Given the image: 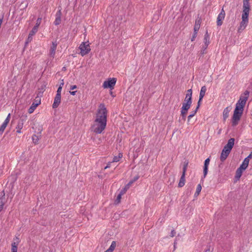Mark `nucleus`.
<instances>
[{"mask_svg": "<svg viewBox=\"0 0 252 252\" xmlns=\"http://www.w3.org/2000/svg\"><path fill=\"white\" fill-rule=\"evenodd\" d=\"M107 114V110L104 104L102 103L100 104L97 111L96 119L94 120V122L101 123V125H103V124H106Z\"/></svg>", "mask_w": 252, "mask_h": 252, "instance_id": "1", "label": "nucleus"}, {"mask_svg": "<svg viewBox=\"0 0 252 252\" xmlns=\"http://www.w3.org/2000/svg\"><path fill=\"white\" fill-rule=\"evenodd\" d=\"M250 11V6L243 5V12L242 15V21L240 23V26L239 31L241 30H243L246 27L249 21V15Z\"/></svg>", "mask_w": 252, "mask_h": 252, "instance_id": "2", "label": "nucleus"}, {"mask_svg": "<svg viewBox=\"0 0 252 252\" xmlns=\"http://www.w3.org/2000/svg\"><path fill=\"white\" fill-rule=\"evenodd\" d=\"M249 94L250 92L248 90H246L244 93V96L241 95L239 99L236 104V107L234 111H239L243 113L244 108L248 100Z\"/></svg>", "mask_w": 252, "mask_h": 252, "instance_id": "3", "label": "nucleus"}, {"mask_svg": "<svg viewBox=\"0 0 252 252\" xmlns=\"http://www.w3.org/2000/svg\"><path fill=\"white\" fill-rule=\"evenodd\" d=\"M192 89H190L187 91L184 102L183 103V105L181 108V110L188 111L190 108L192 103Z\"/></svg>", "mask_w": 252, "mask_h": 252, "instance_id": "4", "label": "nucleus"}, {"mask_svg": "<svg viewBox=\"0 0 252 252\" xmlns=\"http://www.w3.org/2000/svg\"><path fill=\"white\" fill-rule=\"evenodd\" d=\"M106 126V124H105L101 125V123L94 122V124L92 126L91 129L96 134H100L104 130Z\"/></svg>", "mask_w": 252, "mask_h": 252, "instance_id": "5", "label": "nucleus"}, {"mask_svg": "<svg viewBox=\"0 0 252 252\" xmlns=\"http://www.w3.org/2000/svg\"><path fill=\"white\" fill-rule=\"evenodd\" d=\"M189 164V161L186 160L184 162V165L183 168L182 175L180 178L179 183L178 184V187L181 188L185 185V174L187 171V167Z\"/></svg>", "mask_w": 252, "mask_h": 252, "instance_id": "6", "label": "nucleus"}, {"mask_svg": "<svg viewBox=\"0 0 252 252\" xmlns=\"http://www.w3.org/2000/svg\"><path fill=\"white\" fill-rule=\"evenodd\" d=\"M117 79L115 78H110L108 80L105 81L103 84L102 87L104 89L109 88L111 90L114 89L116 84Z\"/></svg>", "mask_w": 252, "mask_h": 252, "instance_id": "7", "label": "nucleus"}, {"mask_svg": "<svg viewBox=\"0 0 252 252\" xmlns=\"http://www.w3.org/2000/svg\"><path fill=\"white\" fill-rule=\"evenodd\" d=\"M79 49H80V54L83 56L86 54H88L91 51V48L88 42H82L80 46Z\"/></svg>", "mask_w": 252, "mask_h": 252, "instance_id": "8", "label": "nucleus"}, {"mask_svg": "<svg viewBox=\"0 0 252 252\" xmlns=\"http://www.w3.org/2000/svg\"><path fill=\"white\" fill-rule=\"evenodd\" d=\"M242 114L243 113L241 112L234 111L233 115L232 118V126H235L238 124Z\"/></svg>", "mask_w": 252, "mask_h": 252, "instance_id": "9", "label": "nucleus"}, {"mask_svg": "<svg viewBox=\"0 0 252 252\" xmlns=\"http://www.w3.org/2000/svg\"><path fill=\"white\" fill-rule=\"evenodd\" d=\"M27 116L26 115H22L19 120L18 121L17 126L16 127V132L18 133H21V129L23 127L24 122L27 120Z\"/></svg>", "mask_w": 252, "mask_h": 252, "instance_id": "10", "label": "nucleus"}, {"mask_svg": "<svg viewBox=\"0 0 252 252\" xmlns=\"http://www.w3.org/2000/svg\"><path fill=\"white\" fill-rule=\"evenodd\" d=\"M225 11L223 10V8H222L220 12L219 13L217 17V24L218 26H220L222 25L223 20H224L225 17Z\"/></svg>", "mask_w": 252, "mask_h": 252, "instance_id": "11", "label": "nucleus"}, {"mask_svg": "<svg viewBox=\"0 0 252 252\" xmlns=\"http://www.w3.org/2000/svg\"><path fill=\"white\" fill-rule=\"evenodd\" d=\"M231 151L223 147L220 156V160L223 162L227 158Z\"/></svg>", "mask_w": 252, "mask_h": 252, "instance_id": "12", "label": "nucleus"}, {"mask_svg": "<svg viewBox=\"0 0 252 252\" xmlns=\"http://www.w3.org/2000/svg\"><path fill=\"white\" fill-rule=\"evenodd\" d=\"M40 104V99L35 100V101L33 102L28 110V112L30 114H32L35 108Z\"/></svg>", "mask_w": 252, "mask_h": 252, "instance_id": "13", "label": "nucleus"}, {"mask_svg": "<svg viewBox=\"0 0 252 252\" xmlns=\"http://www.w3.org/2000/svg\"><path fill=\"white\" fill-rule=\"evenodd\" d=\"M57 45L58 43L57 42V41L52 42V45L51 46L50 50V56L53 58H54L55 55L56 50L57 49Z\"/></svg>", "mask_w": 252, "mask_h": 252, "instance_id": "14", "label": "nucleus"}, {"mask_svg": "<svg viewBox=\"0 0 252 252\" xmlns=\"http://www.w3.org/2000/svg\"><path fill=\"white\" fill-rule=\"evenodd\" d=\"M61 95L56 94L54 100L52 107L54 109L57 108L61 103Z\"/></svg>", "mask_w": 252, "mask_h": 252, "instance_id": "15", "label": "nucleus"}, {"mask_svg": "<svg viewBox=\"0 0 252 252\" xmlns=\"http://www.w3.org/2000/svg\"><path fill=\"white\" fill-rule=\"evenodd\" d=\"M210 158H207L205 160L204 166H203V178H205L208 170V166L210 163Z\"/></svg>", "mask_w": 252, "mask_h": 252, "instance_id": "16", "label": "nucleus"}, {"mask_svg": "<svg viewBox=\"0 0 252 252\" xmlns=\"http://www.w3.org/2000/svg\"><path fill=\"white\" fill-rule=\"evenodd\" d=\"M61 16L62 12L61 10H59L56 14V19L54 22V24L56 26H58L60 24L61 22Z\"/></svg>", "mask_w": 252, "mask_h": 252, "instance_id": "17", "label": "nucleus"}, {"mask_svg": "<svg viewBox=\"0 0 252 252\" xmlns=\"http://www.w3.org/2000/svg\"><path fill=\"white\" fill-rule=\"evenodd\" d=\"M234 142H235V139L234 138H230L228 140L226 145L224 146V148L231 151L232 148L234 146Z\"/></svg>", "mask_w": 252, "mask_h": 252, "instance_id": "18", "label": "nucleus"}, {"mask_svg": "<svg viewBox=\"0 0 252 252\" xmlns=\"http://www.w3.org/2000/svg\"><path fill=\"white\" fill-rule=\"evenodd\" d=\"M201 21V18L199 16V15H198L197 17L195 20V25L193 29L194 31H199L200 27Z\"/></svg>", "mask_w": 252, "mask_h": 252, "instance_id": "19", "label": "nucleus"}, {"mask_svg": "<svg viewBox=\"0 0 252 252\" xmlns=\"http://www.w3.org/2000/svg\"><path fill=\"white\" fill-rule=\"evenodd\" d=\"M5 201V193L4 190H3L2 192L1 196L0 197V212L2 210L3 208Z\"/></svg>", "mask_w": 252, "mask_h": 252, "instance_id": "20", "label": "nucleus"}, {"mask_svg": "<svg viewBox=\"0 0 252 252\" xmlns=\"http://www.w3.org/2000/svg\"><path fill=\"white\" fill-rule=\"evenodd\" d=\"M230 111V108L229 107H226L223 111V120L225 121L229 116V113Z\"/></svg>", "mask_w": 252, "mask_h": 252, "instance_id": "21", "label": "nucleus"}, {"mask_svg": "<svg viewBox=\"0 0 252 252\" xmlns=\"http://www.w3.org/2000/svg\"><path fill=\"white\" fill-rule=\"evenodd\" d=\"M244 170H245L244 169L241 168L240 167L236 170V174H235V178L237 180H239L240 179V177L242 176V172Z\"/></svg>", "mask_w": 252, "mask_h": 252, "instance_id": "22", "label": "nucleus"}, {"mask_svg": "<svg viewBox=\"0 0 252 252\" xmlns=\"http://www.w3.org/2000/svg\"><path fill=\"white\" fill-rule=\"evenodd\" d=\"M207 88L205 86H203L201 87V90L199 94L200 100H202L203 98L205 96V93L206 92Z\"/></svg>", "mask_w": 252, "mask_h": 252, "instance_id": "23", "label": "nucleus"}, {"mask_svg": "<svg viewBox=\"0 0 252 252\" xmlns=\"http://www.w3.org/2000/svg\"><path fill=\"white\" fill-rule=\"evenodd\" d=\"M210 36L208 33V31H206V32L204 35V44L207 45V46H208V45L210 43Z\"/></svg>", "mask_w": 252, "mask_h": 252, "instance_id": "24", "label": "nucleus"}, {"mask_svg": "<svg viewBox=\"0 0 252 252\" xmlns=\"http://www.w3.org/2000/svg\"><path fill=\"white\" fill-rule=\"evenodd\" d=\"M249 163V161L248 158L247 159L245 158L243 163L240 165V167L245 170L248 167Z\"/></svg>", "mask_w": 252, "mask_h": 252, "instance_id": "25", "label": "nucleus"}, {"mask_svg": "<svg viewBox=\"0 0 252 252\" xmlns=\"http://www.w3.org/2000/svg\"><path fill=\"white\" fill-rule=\"evenodd\" d=\"M116 246V242L113 241L110 245V247L104 252H113Z\"/></svg>", "mask_w": 252, "mask_h": 252, "instance_id": "26", "label": "nucleus"}, {"mask_svg": "<svg viewBox=\"0 0 252 252\" xmlns=\"http://www.w3.org/2000/svg\"><path fill=\"white\" fill-rule=\"evenodd\" d=\"M10 119V114H8V116H7L6 118L4 120V122L1 125L2 126L5 127H6L7 124L9 123V121Z\"/></svg>", "mask_w": 252, "mask_h": 252, "instance_id": "27", "label": "nucleus"}, {"mask_svg": "<svg viewBox=\"0 0 252 252\" xmlns=\"http://www.w3.org/2000/svg\"><path fill=\"white\" fill-rule=\"evenodd\" d=\"M122 157H123L122 154V153H119L118 156H115L113 158L112 162H118V161H119L120 160V158H122Z\"/></svg>", "mask_w": 252, "mask_h": 252, "instance_id": "28", "label": "nucleus"}, {"mask_svg": "<svg viewBox=\"0 0 252 252\" xmlns=\"http://www.w3.org/2000/svg\"><path fill=\"white\" fill-rule=\"evenodd\" d=\"M123 194V192L122 191H121L120 193L118 195L116 200L115 201V203L116 204H118L120 202V200L121 199V196Z\"/></svg>", "mask_w": 252, "mask_h": 252, "instance_id": "29", "label": "nucleus"}, {"mask_svg": "<svg viewBox=\"0 0 252 252\" xmlns=\"http://www.w3.org/2000/svg\"><path fill=\"white\" fill-rule=\"evenodd\" d=\"M37 30L38 28H37V26H34L29 33L30 36H33L37 32Z\"/></svg>", "mask_w": 252, "mask_h": 252, "instance_id": "30", "label": "nucleus"}, {"mask_svg": "<svg viewBox=\"0 0 252 252\" xmlns=\"http://www.w3.org/2000/svg\"><path fill=\"white\" fill-rule=\"evenodd\" d=\"M18 245L15 243L11 244V252H17Z\"/></svg>", "mask_w": 252, "mask_h": 252, "instance_id": "31", "label": "nucleus"}, {"mask_svg": "<svg viewBox=\"0 0 252 252\" xmlns=\"http://www.w3.org/2000/svg\"><path fill=\"white\" fill-rule=\"evenodd\" d=\"M187 112H188V111H183V110L181 111V116L182 117V120H183V121H186V115H187Z\"/></svg>", "mask_w": 252, "mask_h": 252, "instance_id": "32", "label": "nucleus"}, {"mask_svg": "<svg viewBox=\"0 0 252 252\" xmlns=\"http://www.w3.org/2000/svg\"><path fill=\"white\" fill-rule=\"evenodd\" d=\"M32 141L33 142L36 144L38 143V140H39V138H38V137L36 135H33L32 137Z\"/></svg>", "mask_w": 252, "mask_h": 252, "instance_id": "33", "label": "nucleus"}, {"mask_svg": "<svg viewBox=\"0 0 252 252\" xmlns=\"http://www.w3.org/2000/svg\"><path fill=\"white\" fill-rule=\"evenodd\" d=\"M14 242H12V243H15L17 244V245H19V244L20 242V240L18 236H15V237L14 238Z\"/></svg>", "mask_w": 252, "mask_h": 252, "instance_id": "34", "label": "nucleus"}, {"mask_svg": "<svg viewBox=\"0 0 252 252\" xmlns=\"http://www.w3.org/2000/svg\"><path fill=\"white\" fill-rule=\"evenodd\" d=\"M198 31H194L193 34L191 38V41H193L194 40L195 38L196 37Z\"/></svg>", "mask_w": 252, "mask_h": 252, "instance_id": "35", "label": "nucleus"}, {"mask_svg": "<svg viewBox=\"0 0 252 252\" xmlns=\"http://www.w3.org/2000/svg\"><path fill=\"white\" fill-rule=\"evenodd\" d=\"M41 18H38L36 20V23L34 26H37V28H38L39 26L41 24Z\"/></svg>", "mask_w": 252, "mask_h": 252, "instance_id": "36", "label": "nucleus"}, {"mask_svg": "<svg viewBox=\"0 0 252 252\" xmlns=\"http://www.w3.org/2000/svg\"><path fill=\"white\" fill-rule=\"evenodd\" d=\"M201 189H202L201 186L200 185V184H198L196 190V191L197 192V193H198V192L200 193Z\"/></svg>", "mask_w": 252, "mask_h": 252, "instance_id": "37", "label": "nucleus"}, {"mask_svg": "<svg viewBox=\"0 0 252 252\" xmlns=\"http://www.w3.org/2000/svg\"><path fill=\"white\" fill-rule=\"evenodd\" d=\"M134 182H133V180H130L128 184H127L126 185V188H129L130 186L134 183Z\"/></svg>", "mask_w": 252, "mask_h": 252, "instance_id": "38", "label": "nucleus"}, {"mask_svg": "<svg viewBox=\"0 0 252 252\" xmlns=\"http://www.w3.org/2000/svg\"><path fill=\"white\" fill-rule=\"evenodd\" d=\"M134 182H133V180H130L128 184H127L126 185V188H129L130 186L134 183Z\"/></svg>", "mask_w": 252, "mask_h": 252, "instance_id": "39", "label": "nucleus"}, {"mask_svg": "<svg viewBox=\"0 0 252 252\" xmlns=\"http://www.w3.org/2000/svg\"><path fill=\"white\" fill-rule=\"evenodd\" d=\"M62 87H59L57 90V94H58V95H61V91H62Z\"/></svg>", "mask_w": 252, "mask_h": 252, "instance_id": "40", "label": "nucleus"}, {"mask_svg": "<svg viewBox=\"0 0 252 252\" xmlns=\"http://www.w3.org/2000/svg\"><path fill=\"white\" fill-rule=\"evenodd\" d=\"M5 129V127H3L1 125V126H0V135H1L3 133Z\"/></svg>", "mask_w": 252, "mask_h": 252, "instance_id": "41", "label": "nucleus"}, {"mask_svg": "<svg viewBox=\"0 0 252 252\" xmlns=\"http://www.w3.org/2000/svg\"><path fill=\"white\" fill-rule=\"evenodd\" d=\"M201 101H202V100H200V97H199V100L198 101L197 105V107H196V109H199V108L200 107V106L201 105Z\"/></svg>", "mask_w": 252, "mask_h": 252, "instance_id": "42", "label": "nucleus"}, {"mask_svg": "<svg viewBox=\"0 0 252 252\" xmlns=\"http://www.w3.org/2000/svg\"><path fill=\"white\" fill-rule=\"evenodd\" d=\"M249 0H243V5H250Z\"/></svg>", "mask_w": 252, "mask_h": 252, "instance_id": "43", "label": "nucleus"}, {"mask_svg": "<svg viewBox=\"0 0 252 252\" xmlns=\"http://www.w3.org/2000/svg\"><path fill=\"white\" fill-rule=\"evenodd\" d=\"M32 36H30V34H29L27 41L26 42V44H28L29 41H31V40L32 39Z\"/></svg>", "mask_w": 252, "mask_h": 252, "instance_id": "44", "label": "nucleus"}, {"mask_svg": "<svg viewBox=\"0 0 252 252\" xmlns=\"http://www.w3.org/2000/svg\"><path fill=\"white\" fill-rule=\"evenodd\" d=\"M249 159V161H250V159L252 158V152H251V153L249 154V155L245 158L246 159Z\"/></svg>", "mask_w": 252, "mask_h": 252, "instance_id": "45", "label": "nucleus"}, {"mask_svg": "<svg viewBox=\"0 0 252 252\" xmlns=\"http://www.w3.org/2000/svg\"><path fill=\"white\" fill-rule=\"evenodd\" d=\"M197 110H198V109H195L194 111H193L191 112L190 115H192V116L193 117L196 113Z\"/></svg>", "mask_w": 252, "mask_h": 252, "instance_id": "46", "label": "nucleus"}, {"mask_svg": "<svg viewBox=\"0 0 252 252\" xmlns=\"http://www.w3.org/2000/svg\"><path fill=\"white\" fill-rule=\"evenodd\" d=\"M112 162H113L112 161V162H109L107 163V165L104 167V169H107V168H109V167H110V166H111V164Z\"/></svg>", "mask_w": 252, "mask_h": 252, "instance_id": "47", "label": "nucleus"}, {"mask_svg": "<svg viewBox=\"0 0 252 252\" xmlns=\"http://www.w3.org/2000/svg\"><path fill=\"white\" fill-rule=\"evenodd\" d=\"M176 234V232L174 230H172L171 232V234H170V236L173 237L175 236Z\"/></svg>", "mask_w": 252, "mask_h": 252, "instance_id": "48", "label": "nucleus"}, {"mask_svg": "<svg viewBox=\"0 0 252 252\" xmlns=\"http://www.w3.org/2000/svg\"><path fill=\"white\" fill-rule=\"evenodd\" d=\"M139 176H135L133 178V179H132L133 180V182H135L136 181H137L139 179Z\"/></svg>", "mask_w": 252, "mask_h": 252, "instance_id": "49", "label": "nucleus"}, {"mask_svg": "<svg viewBox=\"0 0 252 252\" xmlns=\"http://www.w3.org/2000/svg\"><path fill=\"white\" fill-rule=\"evenodd\" d=\"M77 88L76 85H72L70 86V90H73Z\"/></svg>", "mask_w": 252, "mask_h": 252, "instance_id": "50", "label": "nucleus"}, {"mask_svg": "<svg viewBox=\"0 0 252 252\" xmlns=\"http://www.w3.org/2000/svg\"><path fill=\"white\" fill-rule=\"evenodd\" d=\"M193 116H192V115H190L189 114L188 117V123H189V120L190 119L192 118Z\"/></svg>", "mask_w": 252, "mask_h": 252, "instance_id": "51", "label": "nucleus"}, {"mask_svg": "<svg viewBox=\"0 0 252 252\" xmlns=\"http://www.w3.org/2000/svg\"><path fill=\"white\" fill-rule=\"evenodd\" d=\"M70 94L72 95H75L76 94V91H72V92H69Z\"/></svg>", "mask_w": 252, "mask_h": 252, "instance_id": "52", "label": "nucleus"}, {"mask_svg": "<svg viewBox=\"0 0 252 252\" xmlns=\"http://www.w3.org/2000/svg\"><path fill=\"white\" fill-rule=\"evenodd\" d=\"M128 188H126V186L125 187V188L121 190L123 191V194L124 193H125L126 191L128 189Z\"/></svg>", "mask_w": 252, "mask_h": 252, "instance_id": "53", "label": "nucleus"}, {"mask_svg": "<svg viewBox=\"0 0 252 252\" xmlns=\"http://www.w3.org/2000/svg\"><path fill=\"white\" fill-rule=\"evenodd\" d=\"M63 85H64L63 80H62V82H61V84H60V86H59V87H63Z\"/></svg>", "mask_w": 252, "mask_h": 252, "instance_id": "54", "label": "nucleus"}, {"mask_svg": "<svg viewBox=\"0 0 252 252\" xmlns=\"http://www.w3.org/2000/svg\"><path fill=\"white\" fill-rule=\"evenodd\" d=\"M207 47L208 46H207V45L204 44V45L203 46L202 49L205 51L207 49Z\"/></svg>", "mask_w": 252, "mask_h": 252, "instance_id": "55", "label": "nucleus"}, {"mask_svg": "<svg viewBox=\"0 0 252 252\" xmlns=\"http://www.w3.org/2000/svg\"><path fill=\"white\" fill-rule=\"evenodd\" d=\"M3 20V16L0 18V26H1Z\"/></svg>", "mask_w": 252, "mask_h": 252, "instance_id": "56", "label": "nucleus"}, {"mask_svg": "<svg viewBox=\"0 0 252 252\" xmlns=\"http://www.w3.org/2000/svg\"><path fill=\"white\" fill-rule=\"evenodd\" d=\"M199 194H200V193H199V192L197 193V192L196 191V192H195V194H194V195H195V196H198Z\"/></svg>", "mask_w": 252, "mask_h": 252, "instance_id": "57", "label": "nucleus"}, {"mask_svg": "<svg viewBox=\"0 0 252 252\" xmlns=\"http://www.w3.org/2000/svg\"><path fill=\"white\" fill-rule=\"evenodd\" d=\"M201 54H204L205 53L204 49H203V51H201Z\"/></svg>", "mask_w": 252, "mask_h": 252, "instance_id": "58", "label": "nucleus"}, {"mask_svg": "<svg viewBox=\"0 0 252 252\" xmlns=\"http://www.w3.org/2000/svg\"><path fill=\"white\" fill-rule=\"evenodd\" d=\"M176 242H174V248H175H175H176V246H175V245H176Z\"/></svg>", "mask_w": 252, "mask_h": 252, "instance_id": "59", "label": "nucleus"}]
</instances>
